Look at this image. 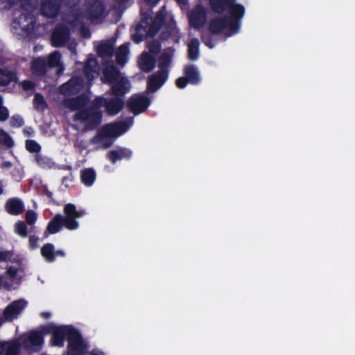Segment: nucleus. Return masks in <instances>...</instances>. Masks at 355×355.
<instances>
[{"label":"nucleus","instance_id":"15","mask_svg":"<svg viewBox=\"0 0 355 355\" xmlns=\"http://www.w3.org/2000/svg\"><path fill=\"white\" fill-rule=\"evenodd\" d=\"M62 0H40V12L45 17L53 18L60 12Z\"/></svg>","mask_w":355,"mask_h":355},{"label":"nucleus","instance_id":"64","mask_svg":"<svg viewBox=\"0 0 355 355\" xmlns=\"http://www.w3.org/2000/svg\"><path fill=\"white\" fill-rule=\"evenodd\" d=\"M116 3L119 5H123L127 3L129 0H114Z\"/></svg>","mask_w":355,"mask_h":355},{"label":"nucleus","instance_id":"11","mask_svg":"<svg viewBox=\"0 0 355 355\" xmlns=\"http://www.w3.org/2000/svg\"><path fill=\"white\" fill-rule=\"evenodd\" d=\"M44 343V338L42 332L31 331L28 335L21 338V345L26 349L34 351L40 350Z\"/></svg>","mask_w":355,"mask_h":355},{"label":"nucleus","instance_id":"30","mask_svg":"<svg viewBox=\"0 0 355 355\" xmlns=\"http://www.w3.org/2000/svg\"><path fill=\"white\" fill-rule=\"evenodd\" d=\"M119 71L114 66L107 67L103 71L104 83L107 84L112 85L119 80Z\"/></svg>","mask_w":355,"mask_h":355},{"label":"nucleus","instance_id":"40","mask_svg":"<svg viewBox=\"0 0 355 355\" xmlns=\"http://www.w3.org/2000/svg\"><path fill=\"white\" fill-rule=\"evenodd\" d=\"M15 232L21 238L28 236V228L25 222L19 220L15 224Z\"/></svg>","mask_w":355,"mask_h":355},{"label":"nucleus","instance_id":"14","mask_svg":"<svg viewBox=\"0 0 355 355\" xmlns=\"http://www.w3.org/2000/svg\"><path fill=\"white\" fill-rule=\"evenodd\" d=\"M168 77V70H158L148 77L147 80V90L151 93L155 92L165 83Z\"/></svg>","mask_w":355,"mask_h":355},{"label":"nucleus","instance_id":"17","mask_svg":"<svg viewBox=\"0 0 355 355\" xmlns=\"http://www.w3.org/2000/svg\"><path fill=\"white\" fill-rule=\"evenodd\" d=\"M130 83L129 80L125 77H122L119 80L112 84L107 94L123 98V96L130 91Z\"/></svg>","mask_w":355,"mask_h":355},{"label":"nucleus","instance_id":"13","mask_svg":"<svg viewBox=\"0 0 355 355\" xmlns=\"http://www.w3.org/2000/svg\"><path fill=\"white\" fill-rule=\"evenodd\" d=\"M149 17L150 15L147 14L146 16L141 19L142 23L145 24L146 26H139L137 27V33L135 35H132V40L135 42L139 43L144 39V36L139 34L141 31L146 32V36L154 37L158 33L159 31L160 30L161 28L155 25L153 22H151V24H149L148 22Z\"/></svg>","mask_w":355,"mask_h":355},{"label":"nucleus","instance_id":"60","mask_svg":"<svg viewBox=\"0 0 355 355\" xmlns=\"http://www.w3.org/2000/svg\"><path fill=\"white\" fill-rule=\"evenodd\" d=\"M89 73H84L85 74V76L87 78V80H92L94 79V73H96V71H89Z\"/></svg>","mask_w":355,"mask_h":355},{"label":"nucleus","instance_id":"41","mask_svg":"<svg viewBox=\"0 0 355 355\" xmlns=\"http://www.w3.org/2000/svg\"><path fill=\"white\" fill-rule=\"evenodd\" d=\"M26 149L31 153H40L41 150L40 145L35 140L28 139L25 142Z\"/></svg>","mask_w":355,"mask_h":355},{"label":"nucleus","instance_id":"59","mask_svg":"<svg viewBox=\"0 0 355 355\" xmlns=\"http://www.w3.org/2000/svg\"><path fill=\"white\" fill-rule=\"evenodd\" d=\"M65 255H66V254H65L64 251H63L62 250H54L55 260L56 259L57 257H64Z\"/></svg>","mask_w":355,"mask_h":355},{"label":"nucleus","instance_id":"31","mask_svg":"<svg viewBox=\"0 0 355 355\" xmlns=\"http://www.w3.org/2000/svg\"><path fill=\"white\" fill-rule=\"evenodd\" d=\"M18 78L15 71L8 69H0V86H7L12 82H17Z\"/></svg>","mask_w":355,"mask_h":355},{"label":"nucleus","instance_id":"20","mask_svg":"<svg viewBox=\"0 0 355 355\" xmlns=\"http://www.w3.org/2000/svg\"><path fill=\"white\" fill-rule=\"evenodd\" d=\"M64 216H62V221L64 227L68 230L73 231L79 227V223L77 218L70 209L67 204H66L63 209Z\"/></svg>","mask_w":355,"mask_h":355},{"label":"nucleus","instance_id":"56","mask_svg":"<svg viewBox=\"0 0 355 355\" xmlns=\"http://www.w3.org/2000/svg\"><path fill=\"white\" fill-rule=\"evenodd\" d=\"M24 134L27 137H33L35 132L32 127L26 126L23 130Z\"/></svg>","mask_w":355,"mask_h":355},{"label":"nucleus","instance_id":"33","mask_svg":"<svg viewBox=\"0 0 355 355\" xmlns=\"http://www.w3.org/2000/svg\"><path fill=\"white\" fill-rule=\"evenodd\" d=\"M80 180L85 186H92L96 180L95 171L92 168L82 170L80 172Z\"/></svg>","mask_w":355,"mask_h":355},{"label":"nucleus","instance_id":"5","mask_svg":"<svg viewBox=\"0 0 355 355\" xmlns=\"http://www.w3.org/2000/svg\"><path fill=\"white\" fill-rule=\"evenodd\" d=\"M128 130L127 123L124 121H119L103 126L102 132L97 134L91 139V143L96 144L101 141L105 137L120 136Z\"/></svg>","mask_w":355,"mask_h":355},{"label":"nucleus","instance_id":"52","mask_svg":"<svg viewBox=\"0 0 355 355\" xmlns=\"http://www.w3.org/2000/svg\"><path fill=\"white\" fill-rule=\"evenodd\" d=\"M33 104L35 106L46 105L44 96L40 93H36L35 94Z\"/></svg>","mask_w":355,"mask_h":355},{"label":"nucleus","instance_id":"22","mask_svg":"<svg viewBox=\"0 0 355 355\" xmlns=\"http://www.w3.org/2000/svg\"><path fill=\"white\" fill-rule=\"evenodd\" d=\"M139 68L146 73L153 71L156 64L155 57L148 53L143 52L138 60Z\"/></svg>","mask_w":355,"mask_h":355},{"label":"nucleus","instance_id":"24","mask_svg":"<svg viewBox=\"0 0 355 355\" xmlns=\"http://www.w3.org/2000/svg\"><path fill=\"white\" fill-rule=\"evenodd\" d=\"M5 207L8 213L15 216L21 214L25 209L23 202L17 198L8 199L6 202Z\"/></svg>","mask_w":355,"mask_h":355},{"label":"nucleus","instance_id":"53","mask_svg":"<svg viewBox=\"0 0 355 355\" xmlns=\"http://www.w3.org/2000/svg\"><path fill=\"white\" fill-rule=\"evenodd\" d=\"M58 326H55L52 324L44 325L42 327L40 331H38L39 332H42V335L51 334H53V332L54 331V329H55Z\"/></svg>","mask_w":355,"mask_h":355},{"label":"nucleus","instance_id":"26","mask_svg":"<svg viewBox=\"0 0 355 355\" xmlns=\"http://www.w3.org/2000/svg\"><path fill=\"white\" fill-rule=\"evenodd\" d=\"M62 227H64L62 215L57 214L49 222L44 232L45 236H47L48 234H53L60 232Z\"/></svg>","mask_w":355,"mask_h":355},{"label":"nucleus","instance_id":"50","mask_svg":"<svg viewBox=\"0 0 355 355\" xmlns=\"http://www.w3.org/2000/svg\"><path fill=\"white\" fill-rule=\"evenodd\" d=\"M21 86L24 91L33 90L35 88V83L29 80H24L21 83Z\"/></svg>","mask_w":355,"mask_h":355},{"label":"nucleus","instance_id":"57","mask_svg":"<svg viewBox=\"0 0 355 355\" xmlns=\"http://www.w3.org/2000/svg\"><path fill=\"white\" fill-rule=\"evenodd\" d=\"M10 259L8 251H0V262L7 261Z\"/></svg>","mask_w":355,"mask_h":355},{"label":"nucleus","instance_id":"9","mask_svg":"<svg viewBox=\"0 0 355 355\" xmlns=\"http://www.w3.org/2000/svg\"><path fill=\"white\" fill-rule=\"evenodd\" d=\"M70 29L63 24H58L54 28L51 36V44L56 48L64 46L70 38Z\"/></svg>","mask_w":355,"mask_h":355},{"label":"nucleus","instance_id":"62","mask_svg":"<svg viewBox=\"0 0 355 355\" xmlns=\"http://www.w3.org/2000/svg\"><path fill=\"white\" fill-rule=\"evenodd\" d=\"M40 315L44 318V319H49L51 316V314L50 312H47V311H45V312H42L40 313Z\"/></svg>","mask_w":355,"mask_h":355},{"label":"nucleus","instance_id":"55","mask_svg":"<svg viewBox=\"0 0 355 355\" xmlns=\"http://www.w3.org/2000/svg\"><path fill=\"white\" fill-rule=\"evenodd\" d=\"M202 41L209 48H210V49L214 48V44L212 43V40H211V38L210 37H207L205 36H202Z\"/></svg>","mask_w":355,"mask_h":355},{"label":"nucleus","instance_id":"37","mask_svg":"<svg viewBox=\"0 0 355 355\" xmlns=\"http://www.w3.org/2000/svg\"><path fill=\"white\" fill-rule=\"evenodd\" d=\"M0 145L6 147V148H11L15 145V142L12 137L1 128H0Z\"/></svg>","mask_w":355,"mask_h":355},{"label":"nucleus","instance_id":"45","mask_svg":"<svg viewBox=\"0 0 355 355\" xmlns=\"http://www.w3.org/2000/svg\"><path fill=\"white\" fill-rule=\"evenodd\" d=\"M148 49L150 54L155 55L158 54L161 50V44L157 41H153L148 45Z\"/></svg>","mask_w":355,"mask_h":355},{"label":"nucleus","instance_id":"27","mask_svg":"<svg viewBox=\"0 0 355 355\" xmlns=\"http://www.w3.org/2000/svg\"><path fill=\"white\" fill-rule=\"evenodd\" d=\"M174 51L171 48L165 49L158 58L159 70H168L172 62Z\"/></svg>","mask_w":355,"mask_h":355},{"label":"nucleus","instance_id":"48","mask_svg":"<svg viewBox=\"0 0 355 355\" xmlns=\"http://www.w3.org/2000/svg\"><path fill=\"white\" fill-rule=\"evenodd\" d=\"M60 55L59 52L54 51L53 53H51L49 57V67H53L55 66L60 60Z\"/></svg>","mask_w":355,"mask_h":355},{"label":"nucleus","instance_id":"36","mask_svg":"<svg viewBox=\"0 0 355 355\" xmlns=\"http://www.w3.org/2000/svg\"><path fill=\"white\" fill-rule=\"evenodd\" d=\"M129 53V43H124L121 45L116 53V60L119 64L126 61V57Z\"/></svg>","mask_w":355,"mask_h":355},{"label":"nucleus","instance_id":"12","mask_svg":"<svg viewBox=\"0 0 355 355\" xmlns=\"http://www.w3.org/2000/svg\"><path fill=\"white\" fill-rule=\"evenodd\" d=\"M83 87V79L79 76H73L60 86V91L64 96H74L78 94Z\"/></svg>","mask_w":355,"mask_h":355},{"label":"nucleus","instance_id":"51","mask_svg":"<svg viewBox=\"0 0 355 355\" xmlns=\"http://www.w3.org/2000/svg\"><path fill=\"white\" fill-rule=\"evenodd\" d=\"M189 83L187 78L184 75V76L180 77L175 80V85L179 89H184L187 87V85Z\"/></svg>","mask_w":355,"mask_h":355},{"label":"nucleus","instance_id":"18","mask_svg":"<svg viewBox=\"0 0 355 355\" xmlns=\"http://www.w3.org/2000/svg\"><path fill=\"white\" fill-rule=\"evenodd\" d=\"M123 98L114 96L110 98H105V111L110 116H115L124 107Z\"/></svg>","mask_w":355,"mask_h":355},{"label":"nucleus","instance_id":"7","mask_svg":"<svg viewBox=\"0 0 355 355\" xmlns=\"http://www.w3.org/2000/svg\"><path fill=\"white\" fill-rule=\"evenodd\" d=\"M150 98L143 94H135L128 100L126 105L135 115L145 112L150 106Z\"/></svg>","mask_w":355,"mask_h":355},{"label":"nucleus","instance_id":"19","mask_svg":"<svg viewBox=\"0 0 355 355\" xmlns=\"http://www.w3.org/2000/svg\"><path fill=\"white\" fill-rule=\"evenodd\" d=\"M105 10V6L101 0H92L88 2L87 12L91 20L100 19L103 17Z\"/></svg>","mask_w":355,"mask_h":355},{"label":"nucleus","instance_id":"16","mask_svg":"<svg viewBox=\"0 0 355 355\" xmlns=\"http://www.w3.org/2000/svg\"><path fill=\"white\" fill-rule=\"evenodd\" d=\"M26 306V302L24 300L13 301L4 309L3 315L5 320L12 321L15 318Z\"/></svg>","mask_w":355,"mask_h":355},{"label":"nucleus","instance_id":"46","mask_svg":"<svg viewBox=\"0 0 355 355\" xmlns=\"http://www.w3.org/2000/svg\"><path fill=\"white\" fill-rule=\"evenodd\" d=\"M10 125L12 127L20 128L24 124V119L19 114L13 115L10 119Z\"/></svg>","mask_w":355,"mask_h":355},{"label":"nucleus","instance_id":"42","mask_svg":"<svg viewBox=\"0 0 355 355\" xmlns=\"http://www.w3.org/2000/svg\"><path fill=\"white\" fill-rule=\"evenodd\" d=\"M164 8V7H163L159 11L157 12L155 17L152 21L153 24H155L160 28H162V26L164 25L166 19V15L165 12L163 11Z\"/></svg>","mask_w":355,"mask_h":355},{"label":"nucleus","instance_id":"34","mask_svg":"<svg viewBox=\"0 0 355 355\" xmlns=\"http://www.w3.org/2000/svg\"><path fill=\"white\" fill-rule=\"evenodd\" d=\"M54 248V245L51 243H45L41 248V255L48 263H52L55 261Z\"/></svg>","mask_w":355,"mask_h":355},{"label":"nucleus","instance_id":"61","mask_svg":"<svg viewBox=\"0 0 355 355\" xmlns=\"http://www.w3.org/2000/svg\"><path fill=\"white\" fill-rule=\"evenodd\" d=\"M160 0H145L146 3L151 6L156 5Z\"/></svg>","mask_w":355,"mask_h":355},{"label":"nucleus","instance_id":"23","mask_svg":"<svg viewBox=\"0 0 355 355\" xmlns=\"http://www.w3.org/2000/svg\"><path fill=\"white\" fill-rule=\"evenodd\" d=\"M88 103L89 98L87 95L83 94L65 101L66 107L70 108L71 110L79 111L82 109H85Z\"/></svg>","mask_w":355,"mask_h":355},{"label":"nucleus","instance_id":"29","mask_svg":"<svg viewBox=\"0 0 355 355\" xmlns=\"http://www.w3.org/2000/svg\"><path fill=\"white\" fill-rule=\"evenodd\" d=\"M4 345V355H19L20 354L21 343L18 340L14 339L8 341H2Z\"/></svg>","mask_w":355,"mask_h":355},{"label":"nucleus","instance_id":"4","mask_svg":"<svg viewBox=\"0 0 355 355\" xmlns=\"http://www.w3.org/2000/svg\"><path fill=\"white\" fill-rule=\"evenodd\" d=\"M103 114L101 110H92L85 107L78 111L74 115V119L85 124L88 130L96 129L102 122Z\"/></svg>","mask_w":355,"mask_h":355},{"label":"nucleus","instance_id":"35","mask_svg":"<svg viewBox=\"0 0 355 355\" xmlns=\"http://www.w3.org/2000/svg\"><path fill=\"white\" fill-rule=\"evenodd\" d=\"M97 54L102 58L112 57L114 53V48L113 45L108 42L100 44L96 47Z\"/></svg>","mask_w":355,"mask_h":355},{"label":"nucleus","instance_id":"38","mask_svg":"<svg viewBox=\"0 0 355 355\" xmlns=\"http://www.w3.org/2000/svg\"><path fill=\"white\" fill-rule=\"evenodd\" d=\"M35 160L38 166L44 168H51L53 165L51 159L40 153L35 154Z\"/></svg>","mask_w":355,"mask_h":355},{"label":"nucleus","instance_id":"25","mask_svg":"<svg viewBox=\"0 0 355 355\" xmlns=\"http://www.w3.org/2000/svg\"><path fill=\"white\" fill-rule=\"evenodd\" d=\"M184 75L191 85H198L201 78L198 68L194 64L185 65L183 69Z\"/></svg>","mask_w":355,"mask_h":355},{"label":"nucleus","instance_id":"1","mask_svg":"<svg viewBox=\"0 0 355 355\" xmlns=\"http://www.w3.org/2000/svg\"><path fill=\"white\" fill-rule=\"evenodd\" d=\"M37 4V1L21 0L20 7L22 12L14 20V23L17 24L26 35L31 34L35 29V20L32 12L36 8Z\"/></svg>","mask_w":355,"mask_h":355},{"label":"nucleus","instance_id":"6","mask_svg":"<svg viewBox=\"0 0 355 355\" xmlns=\"http://www.w3.org/2000/svg\"><path fill=\"white\" fill-rule=\"evenodd\" d=\"M88 348L87 343L83 340L81 334L76 329L68 341L67 355H87Z\"/></svg>","mask_w":355,"mask_h":355},{"label":"nucleus","instance_id":"32","mask_svg":"<svg viewBox=\"0 0 355 355\" xmlns=\"http://www.w3.org/2000/svg\"><path fill=\"white\" fill-rule=\"evenodd\" d=\"M199 46L200 42L197 38H193L191 40L188 44V59L191 61H196L199 58Z\"/></svg>","mask_w":355,"mask_h":355},{"label":"nucleus","instance_id":"28","mask_svg":"<svg viewBox=\"0 0 355 355\" xmlns=\"http://www.w3.org/2000/svg\"><path fill=\"white\" fill-rule=\"evenodd\" d=\"M48 63L44 58H37L31 64V71L37 76H43L47 72Z\"/></svg>","mask_w":355,"mask_h":355},{"label":"nucleus","instance_id":"39","mask_svg":"<svg viewBox=\"0 0 355 355\" xmlns=\"http://www.w3.org/2000/svg\"><path fill=\"white\" fill-rule=\"evenodd\" d=\"M105 98L103 96H96L94 98L89 105L85 107L86 108L92 110H100L101 107H105Z\"/></svg>","mask_w":355,"mask_h":355},{"label":"nucleus","instance_id":"21","mask_svg":"<svg viewBox=\"0 0 355 355\" xmlns=\"http://www.w3.org/2000/svg\"><path fill=\"white\" fill-rule=\"evenodd\" d=\"M132 155L131 150L127 148H118L116 150H110L107 154V157L112 163L115 164L117 161L121 159H130Z\"/></svg>","mask_w":355,"mask_h":355},{"label":"nucleus","instance_id":"2","mask_svg":"<svg viewBox=\"0 0 355 355\" xmlns=\"http://www.w3.org/2000/svg\"><path fill=\"white\" fill-rule=\"evenodd\" d=\"M243 17L225 15L222 17L212 19L209 25V31L214 35L221 33L225 28L230 31L229 35L239 33Z\"/></svg>","mask_w":355,"mask_h":355},{"label":"nucleus","instance_id":"44","mask_svg":"<svg viewBox=\"0 0 355 355\" xmlns=\"http://www.w3.org/2000/svg\"><path fill=\"white\" fill-rule=\"evenodd\" d=\"M37 218V213L33 210H28L25 214V220L28 225H33Z\"/></svg>","mask_w":355,"mask_h":355},{"label":"nucleus","instance_id":"43","mask_svg":"<svg viewBox=\"0 0 355 355\" xmlns=\"http://www.w3.org/2000/svg\"><path fill=\"white\" fill-rule=\"evenodd\" d=\"M97 62L94 58H88L85 62L83 72L84 73H89V71H96Z\"/></svg>","mask_w":355,"mask_h":355},{"label":"nucleus","instance_id":"3","mask_svg":"<svg viewBox=\"0 0 355 355\" xmlns=\"http://www.w3.org/2000/svg\"><path fill=\"white\" fill-rule=\"evenodd\" d=\"M211 10L218 14L227 11V15L243 17L245 15V7L236 3V0H209Z\"/></svg>","mask_w":355,"mask_h":355},{"label":"nucleus","instance_id":"8","mask_svg":"<svg viewBox=\"0 0 355 355\" xmlns=\"http://www.w3.org/2000/svg\"><path fill=\"white\" fill-rule=\"evenodd\" d=\"M76 328L71 325H61L58 326L51 335L50 343L51 345L54 347H62L64 346L65 339L67 342L70 339L71 335L73 334Z\"/></svg>","mask_w":355,"mask_h":355},{"label":"nucleus","instance_id":"54","mask_svg":"<svg viewBox=\"0 0 355 355\" xmlns=\"http://www.w3.org/2000/svg\"><path fill=\"white\" fill-rule=\"evenodd\" d=\"M9 117V111L5 106L0 107V121H5Z\"/></svg>","mask_w":355,"mask_h":355},{"label":"nucleus","instance_id":"10","mask_svg":"<svg viewBox=\"0 0 355 355\" xmlns=\"http://www.w3.org/2000/svg\"><path fill=\"white\" fill-rule=\"evenodd\" d=\"M207 12L202 4L196 5L189 14V25L195 29H200L207 21Z\"/></svg>","mask_w":355,"mask_h":355},{"label":"nucleus","instance_id":"47","mask_svg":"<svg viewBox=\"0 0 355 355\" xmlns=\"http://www.w3.org/2000/svg\"><path fill=\"white\" fill-rule=\"evenodd\" d=\"M67 205L70 208L71 210H72L73 214L76 216V218H81L87 214V211L85 209H76V207L75 205L72 203H68Z\"/></svg>","mask_w":355,"mask_h":355},{"label":"nucleus","instance_id":"49","mask_svg":"<svg viewBox=\"0 0 355 355\" xmlns=\"http://www.w3.org/2000/svg\"><path fill=\"white\" fill-rule=\"evenodd\" d=\"M39 238L35 235H30L28 237V248L33 250L38 248Z\"/></svg>","mask_w":355,"mask_h":355},{"label":"nucleus","instance_id":"63","mask_svg":"<svg viewBox=\"0 0 355 355\" xmlns=\"http://www.w3.org/2000/svg\"><path fill=\"white\" fill-rule=\"evenodd\" d=\"M45 195L49 198H51L52 199L53 198V193L50 191H49L48 189H46L45 192H44Z\"/></svg>","mask_w":355,"mask_h":355},{"label":"nucleus","instance_id":"58","mask_svg":"<svg viewBox=\"0 0 355 355\" xmlns=\"http://www.w3.org/2000/svg\"><path fill=\"white\" fill-rule=\"evenodd\" d=\"M7 273L12 277H15L17 275V270L14 267H9L7 270Z\"/></svg>","mask_w":355,"mask_h":355}]
</instances>
